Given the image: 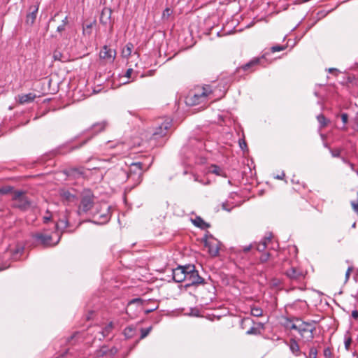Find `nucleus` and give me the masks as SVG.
Here are the masks:
<instances>
[{"mask_svg":"<svg viewBox=\"0 0 358 358\" xmlns=\"http://www.w3.org/2000/svg\"><path fill=\"white\" fill-rule=\"evenodd\" d=\"M283 325L288 330L296 331L304 342H310L314 338L316 327L313 322H305L298 317L285 318Z\"/></svg>","mask_w":358,"mask_h":358,"instance_id":"nucleus-1","label":"nucleus"},{"mask_svg":"<svg viewBox=\"0 0 358 358\" xmlns=\"http://www.w3.org/2000/svg\"><path fill=\"white\" fill-rule=\"evenodd\" d=\"M213 93L210 85L196 86L191 90L185 98V103L190 106H196L206 101L208 96Z\"/></svg>","mask_w":358,"mask_h":358,"instance_id":"nucleus-2","label":"nucleus"},{"mask_svg":"<svg viewBox=\"0 0 358 358\" xmlns=\"http://www.w3.org/2000/svg\"><path fill=\"white\" fill-rule=\"evenodd\" d=\"M69 26L68 15L62 11L57 12L49 21L48 27L55 30L52 36H62Z\"/></svg>","mask_w":358,"mask_h":358,"instance_id":"nucleus-3","label":"nucleus"},{"mask_svg":"<svg viewBox=\"0 0 358 358\" xmlns=\"http://www.w3.org/2000/svg\"><path fill=\"white\" fill-rule=\"evenodd\" d=\"M94 206V195L90 189H84L80 195V202L78 208V213L83 215L89 212Z\"/></svg>","mask_w":358,"mask_h":358,"instance_id":"nucleus-4","label":"nucleus"},{"mask_svg":"<svg viewBox=\"0 0 358 358\" xmlns=\"http://www.w3.org/2000/svg\"><path fill=\"white\" fill-rule=\"evenodd\" d=\"M13 206L22 210L29 209L31 206V201L24 191L16 190L13 192Z\"/></svg>","mask_w":358,"mask_h":358,"instance_id":"nucleus-5","label":"nucleus"},{"mask_svg":"<svg viewBox=\"0 0 358 358\" xmlns=\"http://www.w3.org/2000/svg\"><path fill=\"white\" fill-rule=\"evenodd\" d=\"M185 271V281L188 282L185 285L186 287L203 283L204 280L199 275L198 271L195 269L194 265H187Z\"/></svg>","mask_w":358,"mask_h":358,"instance_id":"nucleus-6","label":"nucleus"},{"mask_svg":"<svg viewBox=\"0 0 358 358\" xmlns=\"http://www.w3.org/2000/svg\"><path fill=\"white\" fill-rule=\"evenodd\" d=\"M143 173V164L141 162L133 163L129 167L128 178L132 179L136 183H140L142 180Z\"/></svg>","mask_w":358,"mask_h":358,"instance_id":"nucleus-7","label":"nucleus"},{"mask_svg":"<svg viewBox=\"0 0 358 358\" xmlns=\"http://www.w3.org/2000/svg\"><path fill=\"white\" fill-rule=\"evenodd\" d=\"M285 275L292 281L300 282L305 278L306 272L300 267L292 266L285 271Z\"/></svg>","mask_w":358,"mask_h":358,"instance_id":"nucleus-8","label":"nucleus"},{"mask_svg":"<svg viewBox=\"0 0 358 358\" xmlns=\"http://www.w3.org/2000/svg\"><path fill=\"white\" fill-rule=\"evenodd\" d=\"M117 52L115 49L104 45L99 52V57L106 64H112L115 57Z\"/></svg>","mask_w":358,"mask_h":358,"instance_id":"nucleus-9","label":"nucleus"},{"mask_svg":"<svg viewBox=\"0 0 358 358\" xmlns=\"http://www.w3.org/2000/svg\"><path fill=\"white\" fill-rule=\"evenodd\" d=\"M204 246L208 248L209 255L212 257H216L220 250V243L214 238H210L205 241Z\"/></svg>","mask_w":358,"mask_h":358,"instance_id":"nucleus-10","label":"nucleus"},{"mask_svg":"<svg viewBox=\"0 0 358 358\" xmlns=\"http://www.w3.org/2000/svg\"><path fill=\"white\" fill-rule=\"evenodd\" d=\"M171 127V121L169 120H164L158 127L156 128L153 133V136L155 138L165 136Z\"/></svg>","mask_w":358,"mask_h":358,"instance_id":"nucleus-11","label":"nucleus"},{"mask_svg":"<svg viewBox=\"0 0 358 358\" xmlns=\"http://www.w3.org/2000/svg\"><path fill=\"white\" fill-rule=\"evenodd\" d=\"M264 58V56L262 57H255L252 60H250L247 64L241 66L238 68V70H243L244 71H248L250 73L255 71L256 67L258 65H260L262 63V60Z\"/></svg>","mask_w":358,"mask_h":358,"instance_id":"nucleus-12","label":"nucleus"},{"mask_svg":"<svg viewBox=\"0 0 358 358\" xmlns=\"http://www.w3.org/2000/svg\"><path fill=\"white\" fill-rule=\"evenodd\" d=\"M187 266H179L173 270V279L176 282L185 281Z\"/></svg>","mask_w":358,"mask_h":358,"instance_id":"nucleus-13","label":"nucleus"},{"mask_svg":"<svg viewBox=\"0 0 358 358\" xmlns=\"http://www.w3.org/2000/svg\"><path fill=\"white\" fill-rule=\"evenodd\" d=\"M112 13L111 8L105 7L103 8L100 15V22L103 25L110 24V29H113V22L111 21Z\"/></svg>","mask_w":358,"mask_h":358,"instance_id":"nucleus-14","label":"nucleus"},{"mask_svg":"<svg viewBox=\"0 0 358 358\" xmlns=\"http://www.w3.org/2000/svg\"><path fill=\"white\" fill-rule=\"evenodd\" d=\"M38 10V6H34L29 8V13L27 15L26 23L29 25H32L36 18V15Z\"/></svg>","mask_w":358,"mask_h":358,"instance_id":"nucleus-15","label":"nucleus"},{"mask_svg":"<svg viewBox=\"0 0 358 358\" xmlns=\"http://www.w3.org/2000/svg\"><path fill=\"white\" fill-rule=\"evenodd\" d=\"M34 237L40 241L41 243L45 245V246H50V245H55L57 243L52 244V237L50 235L43 234H36L34 236Z\"/></svg>","mask_w":358,"mask_h":358,"instance_id":"nucleus-16","label":"nucleus"},{"mask_svg":"<svg viewBox=\"0 0 358 358\" xmlns=\"http://www.w3.org/2000/svg\"><path fill=\"white\" fill-rule=\"evenodd\" d=\"M289 347L291 352L295 356H299L301 354V351L300 350V346L295 338H291L289 340Z\"/></svg>","mask_w":358,"mask_h":358,"instance_id":"nucleus-17","label":"nucleus"},{"mask_svg":"<svg viewBox=\"0 0 358 358\" xmlns=\"http://www.w3.org/2000/svg\"><path fill=\"white\" fill-rule=\"evenodd\" d=\"M59 195L62 201L67 203L73 202L76 199L74 194H72L70 192L65 189L60 190Z\"/></svg>","mask_w":358,"mask_h":358,"instance_id":"nucleus-18","label":"nucleus"},{"mask_svg":"<svg viewBox=\"0 0 358 358\" xmlns=\"http://www.w3.org/2000/svg\"><path fill=\"white\" fill-rule=\"evenodd\" d=\"M36 97V96L34 93L21 94L18 96V101L20 104H24L33 101Z\"/></svg>","mask_w":358,"mask_h":358,"instance_id":"nucleus-19","label":"nucleus"},{"mask_svg":"<svg viewBox=\"0 0 358 358\" xmlns=\"http://www.w3.org/2000/svg\"><path fill=\"white\" fill-rule=\"evenodd\" d=\"M193 224L202 229H208L210 227V224L206 222L201 217H196L192 220Z\"/></svg>","mask_w":358,"mask_h":358,"instance_id":"nucleus-20","label":"nucleus"},{"mask_svg":"<svg viewBox=\"0 0 358 358\" xmlns=\"http://www.w3.org/2000/svg\"><path fill=\"white\" fill-rule=\"evenodd\" d=\"M134 45L131 43H128L122 50V56L124 58H128L132 52Z\"/></svg>","mask_w":358,"mask_h":358,"instance_id":"nucleus-21","label":"nucleus"},{"mask_svg":"<svg viewBox=\"0 0 358 358\" xmlns=\"http://www.w3.org/2000/svg\"><path fill=\"white\" fill-rule=\"evenodd\" d=\"M210 172L212 173H214L217 176H224V177L226 176L224 171L220 166H218L217 165H212L210 168Z\"/></svg>","mask_w":358,"mask_h":358,"instance_id":"nucleus-22","label":"nucleus"},{"mask_svg":"<svg viewBox=\"0 0 358 358\" xmlns=\"http://www.w3.org/2000/svg\"><path fill=\"white\" fill-rule=\"evenodd\" d=\"M254 324L253 320L250 317H245L241 321V328L242 329L246 331V329H248L250 326Z\"/></svg>","mask_w":358,"mask_h":358,"instance_id":"nucleus-23","label":"nucleus"},{"mask_svg":"<svg viewBox=\"0 0 358 358\" xmlns=\"http://www.w3.org/2000/svg\"><path fill=\"white\" fill-rule=\"evenodd\" d=\"M317 120L320 124V127L324 128L327 127L329 121L324 117L323 114H320L317 116Z\"/></svg>","mask_w":358,"mask_h":358,"instance_id":"nucleus-24","label":"nucleus"},{"mask_svg":"<svg viewBox=\"0 0 358 358\" xmlns=\"http://www.w3.org/2000/svg\"><path fill=\"white\" fill-rule=\"evenodd\" d=\"M245 334L248 335H258L260 334V331L259 329L253 324L250 326L248 329H246Z\"/></svg>","mask_w":358,"mask_h":358,"instance_id":"nucleus-25","label":"nucleus"},{"mask_svg":"<svg viewBox=\"0 0 358 358\" xmlns=\"http://www.w3.org/2000/svg\"><path fill=\"white\" fill-rule=\"evenodd\" d=\"M95 23V22H91L88 24L83 25V33L84 35H88L90 36L92 33V29L93 27V24Z\"/></svg>","mask_w":358,"mask_h":358,"instance_id":"nucleus-26","label":"nucleus"},{"mask_svg":"<svg viewBox=\"0 0 358 358\" xmlns=\"http://www.w3.org/2000/svg\"><path fill=\"white\" fill-rule=\"evenodd\" d=\"M271 241L269 238H266L262 242L259 243L257 245V250L259 252L264 251L266 248L267 242Z\"/></svg>","mask_w":358,"mask_h":358,"instance_id":"nucleus-27","label":"nucleus"},{"mask_svg":"<svg viewBox=\"0 0 358 358\" xmlns=\"http://www.w3.org/2000/svg\"><path fill=\"white\" fill-rule=\"evenodd\" d=\"M113 329V324L112 322H110L106 326V327L102 331V334H103V337L108 336Z\"/></svg>","mask_w":358,"mask_h":358,"instance_id":"nucleus-28","label":"nucleus"},{"mask_svg":"<svg viewBox=\"0 0 358 358\" xmlns=\"http://www.w3.org/2000/svg\"><path fill=\"white\" fill-rule=\"evenodd\" d=\"M263 314V310L257 307H253L251 308V315L255 317H260Z\"/></svg>","mask_w":358,"mask_h":358,"instance_id":"nucleus-29","label":"nucleus"},{"mask_svg":"<svg viewBox=\"0 0 358 358\" xmlns=\"http://www.w3.org/2000/svg\"><path fill=\"white\" fill-rule=\"evenodd\" d=\"M13 187L10 186H4L0 187V194H8L12 192Z\"/></svg>","mask_w":358,"mask_h":358,"instance_id":"nucleus-30","label":"nucleus"},{"mask_svg":"<svg viewBox=\"0 0 358 358\" xmlns=\"http://www.w3.org/2000/svg\"><path fill=\"white\" fill-rule=\"evenodd\" d=\"M271 254L269 252H265L262 254L259 257V261L261 263H265L270 259Z\"/></svg>","mask_w":358,"mask_h":358,"instance_id":"nucleus-31","label":"nucleus"},{"mask_svg":"<svg viewBox=\"0 0 358 358\" xmlns=\"http://www.w3.org/2000/svg\"><path fill=\"white\" fill-rule=\"evenodd\" d=\"M151 329H152V327H150L146 329H141V339L145 338L150 334Z\"/></svg>","mask_w":358,"mask_h":358,"instance_id":"nucleus-32","label":"nucleus"},{"mask_svg":"<svg viewBox=\"0 0 358 358\" xmlns=\"http://www.w3.org/2000/svg\"><path fill=\"white\" fill-rule=\"evenodd\" d=\"M287 48V46L285 45H275V46H273L271 48V51L272 52H279V51H282L284 50H285Z\"/></svg>","mask_w":358,"mask_h":358,"instance_id":"nucleus-33","label":"nucleus"},{"mask_svg":"<svg viewBox=\"0 0 358 358\" xmlns=\"http://www.w3.org/2000/svg\"><path fill=\"white\" fill-rule=\"evenodd\" d=\"M173 11L169 8H166L162 13V18L163 19H168L172 14Z\"/></svg>","mask_w":358,"mask_h":358,"instance_id":"nucleus-34","label":"nucleus"},{"mask_svg":"<svg viewBox=\"0 0 358 358\" xmlns=\"http://www.w3.org/2000/svg\"><path fill=\"white\" fill-rule=\"evenodd\" d=\"M353 271V267L352 266H349L345 272V280H344V282L346 283L349 278H350V274Z\"/></svg>","mask_w":358,"mask_h":358,"instance_id":"nucleus-35","label":"nucleus"},{"mask_svg":"<svg viewBox=\"0 0 358 358\" xmlns=\"http://www.w3.org/2000/svg\"><path fill=\"white\" fill-rule=\"evenodd\" d=\"M133 331L134 329L131 327H128L124 330V334L127 337H131Z\"/></svg>","mask_w":358,"mask_h":358,"instance_id":"nucleus-36","label":"nucleus"},{"mask_svg":"<svg viewBox=\"0 0 358 358\" xmlns=\"http://www.w3.org/2000/svg\"><path fill=\"white\" fill-rule=\"evenodd\" d=\"M317 355V351L315 348H311L309 351L308 357L309 358H316Z\"/></svg>","mask_w":358,"mask_h":358,"instance_id":"nucleus-37","label":"nucleus"},{"mask_svg":"<svg viewBox=\"0 0 358 358\" xmlns=\"http://www.w3.org/2000/svg\"><path fill=\"white\" fill-rule=\"evenodd\" d=\"M350 204L354 212H355L358 215V199L357 201H351Z\"/></svg>","mask_w":358,"mask_h":358,"instance_id":"nucleus-38","label":"nucleus"},{"mask_svg":"<svg viewBox=\"0 0 358 358\" xmlns=\"http://www.w3.org/2000/svg\"><path fill=\"white\" fill-rule=\"evenodd\" d=\"M106 353H107V350H106V348L103 347L99 350L96 351V355L97 357H102V356L105 355Z\"/></svg>","mask_w":358,"mask_h":358,"instance_id":"nucleus-39","label":"nucleus"},{"mask_svg":"<svg viewBox=\"0 0 358 358\" xmlns=\"http://www.w3.org/2000/svg\"><path fill=\"white\" fill-rule=\"evenodd\" d=\"M46 214L47 215L43 217V222L45 223H47L48 222H49L52 217V215L48 210H47Z\"/></svg>","mask_w":358,"mask_h":358,"instance_id":"nucleus-40","label":"nucleus"},{"mask_svg":"<svg viewBox=\"0 0 358 358\" xmlns=\"http://www.w3.org/2000/svg\"><path fill=\"white\" fill-rule=\"evenodd\" d=\"M341 117L342 122L344 124H346L348 122V115L347 113L341 114Z\"/></svg>","mask_w":358,"mask_h":358,"instance_id":"nucleus-41","label":"nucleus"},{"mask_svg":"<svg viewBox=\"0 0 358 358\" xmlns=\"http://www.w3.org/2000/svg\"><path fill=\"white\" fill-rule=\"evenodd\" d=\"M352 343V338L350 337L348 338L345 341V348L347 350L349 349L350 345Z\"/></svg>","mask_w":358,"mask_h":358,"instance_id":"nucleus-42","label":"nucleus"},{"mask_svg":"<svg viewBox=\"0 0 358 358\" xmlns=\"http://www.w3.org/2000/svg\"><path fill=\"white\" fill-rule=\"evenodd\" d=\"M133 71V69L131 67H129L125 73V77L130 78Z\"/></svg>","mask_w":358,"mask_h":358,"instance_id":"nucleus-43","label":"nucleus"},{"mask_svg":"<svg viewBox=\"0 0 358 358\" xmlns=\"http://www.w3.org/2000/svg\"><path fill=\"white\" fill-rule=\"evenodd\" d=\"M60 56H61V53L60 52H55L54 53V58H55V60H60Z\"/></svg>","mask_w":358,"mask_h":358,"instance_id":"nucleus-44","label":"nucleus"},{"mask_svg":"<svg viewBox=\"0 0 358 358\" xmlns=\"http://www.w3.org/2000/svg\"><path fill=\"white\" fill-rule=\"evenodd\" d=\"M352 316L355 318V319H357L358 318V311L357 310H355L352 312Z\"/></svg>","mask_w":358,"mask_h":358,"instance_id":"nucleus-45","label":"nucleus"},{"mask_svg":"<svg viewBox=\"0 0 358 358\" xmlns=\"http://www.w3.org/2000/svg\"><path fill=\"white\" fill-rule=\"evenodd\" d=\"M141 301V299H134L132 301H131L129 303H136V302L139 303Z\"/></svg>","mask_w":358,"mask_h":358,"instance_id":"nucleus-46","label":"nucleus"},{"mask_svg":"<svg viewBox=\"0 0 358 358\" xmlns=\"http://www.w3.org/2000/svg\"><path fill=\"white\" fill-rule=\"evenodd\" d=\"M250 248H251V245H250L248 247H245V248H243V251L245 252H248V251H250Z\"/></svg>","mask_w":358,"mask_h":358,"instance_id":"nucleus-47","label":"nucleus"},{"mask_svg":"<svg viewBox=\"0 0 358 358\" xmlns=\"http://www.w3.org/2000/svg\"><path fill=\"white\" fill-rule=\"evenodd\" d=\"M333 156L337 157L339 155V151H334L332 152Z\"/></svg>","mask_w":358,"mask_h":358,"instance_id":"nucleus-48","label":"nucleus"},{"mask_svg":"<svg viewBox=\"0 0 358 358\" xmlns=\"http://www.w3.org/2000/svg\"><path fill=\"white\" fill-rule=\"evenodd\" d=\"M285 173H282V175H281V176H278L276 178H277L278 179H280V180H282V179L283 178V177H285Z\"/></svg>","mask_w":358,"mask_h":358,"instance_id":"nucleus-49","label":"nucleus"},{"mask_svg":"<svg viewBox=\"0 0 358 358\" xmlns=\"http://www.w3.org/2000/svg\"><path fill=\"white\" fill-rule=\"evenodd\" d=\"M240 146H241V148L242 149H243V146L246 147V143L243 142V144L240 143Z\"/></svg>","mask_w":358,"mask_h":358,"instance_id":"nucleus-50","label":"nucleus"},{"mask_svg":"<svg viewBox=\"0 0 358 358\" xmlns=\"http://www.w3.org/2000/svg\"><path fill=\"white\" fill-rule=\"evenodd\" d=\"M240 146H241V148L242 149H243V146L246 147V143L243 142V144L240 143Z\"/></svg>","mask_w":358,"mask_h":358,"instance_id":"nucleus-51","label":"nucleus"},{"mask_svg":"<svg viewBox=\"0 0 358 358\" xmlns=\"http://www.w3.org/2000/svg\"><path fill=\"white\" fill-rule=\"evenodd\" d=\"M240 146H241V148L242 149H243V146L246 147V143L243 142V144L240 143Z\"/></svg>","mask_w":358,"mask_h":358,"instance_id":"nucleus-52","label":"nucleus"},{"mask_svg":"<svg viewBox=\"0 0 358 358\" xmlns=\"http://www.w3.org/2000/svg\"><path fill=\"white\" fill-rule=\"evenodd\" d=\"M349 164H350V166L351 167L352 170L354 171L355 170V165L353 164H352V163H350Z\"/></svg>","mask_w":358,"mask_h":358,"instance_id":"nucleus-53","label":"nucleus"},{"mask_svg":"<svg viewBox=\"0 0 358 358\" xmlns=\"http://www.w3.org/2000/svg\"><path fill=\"white\" fill-rule=\"evenodd\" d=\"M61 222H62V223H64V224H65V227H66V226H67V223H68V222H67V221L61 220Z\"/></svg>","mask_w":358,"mask_h":358,"instance_id":"nucleus-54","label":"nucleus"},{"mask_svg":"<svg viewBox=\"0 0 358 358\" xmlns=\"http://www.w3.org/2000/svg\"><path fill=\"white\" fill-rule=\"evenodd\" d=\"M336 71V69H329V71L330 73H332V72H334V71Z\"/></svg>","mask_w":358,"mask_h":358,"instance_id":"nucleus-55","label":"nucleus"},{"mask_svg":"<svg viewBox=\"0 0 358 358\" xmlns=\"http://www.w3.org/2000/svg\"><path fill=\"white\" fill-rule=\"evenodd\" d=\"M309 0H302L303 2H307Z\"/></svg>","mask_w":358,"mask_h":358,"instance_id":"nucleus-56","label":"nucleus"},{"mask_svg":"<svg viewBox=\"0 0 358 358\" xmlns=\"http://www.w3.org/2000/svg\"><path fill=\"white\" fill-rule=\"evenodd\" d=\"M87 320H90V316H87Z\"/></svg>","mask_w":358,"mask_h":358,"instance_id":"nucleus-57","label":"nucleus"}]
</instances>
